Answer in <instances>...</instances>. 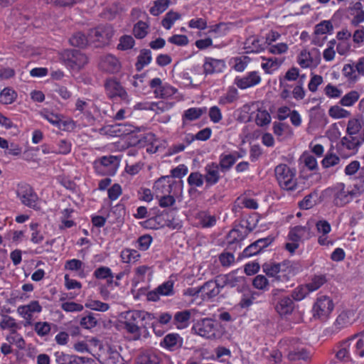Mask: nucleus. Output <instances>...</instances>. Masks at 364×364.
I'll return each mask as SVG.
<instances>
[{
	"label": "nucleus",
	"mask_w": 364,
	"mask_h": 364,
	"mask_svg": "<svg viewBox=\"0 0 364 364\" xmlns=\"http://www.w3.org/2000/svg\"><path fill=\"white\" fill-rule=\"evenodd\" d=\"M192 331L209 339L220 338L223 333L220 322L210 318H204L196 321L192 326Z\"/></svg>",
	"instance_id": "nucleus-7"
},
{
	"label": "nucleus",
	"mask_w": 364,
	"mask_h": 364,
	"mask_svg": "<svg viewBox=\"0 0 364 364\" xmlns=\"http://www.w3.org/2000/svg\"><path fill=\"white\" fill-rule=\"evenodd\" d=\"M154 314L141 310H130L122 312L119 314V322L125 332L132 340H139L141 336L142 321H152Z\"/></svg>",
	"instance_id": "nucleus-3"
},
{
	"label": "nucleus",
	"mask_w": 364,
	"mask_h": 364,
	"mask_svg": "<svg viewBox=\"0 0 364 364\" xmlns=\"http://www.w3.org/2000/svg\"><path fill=\"white\" fill-rule=\"evenodd\" d=\"M0 328L3 330H10L14 332L18 328V326L14 318L8 315H3L0 321Z\"/></svg>",
	"instance_id": "nucleus-57"
},
{
	"label": "nucleus",
	"mask_w": 364,
	"mask_h": 364,
	"mask_svg": "<svg viewBox=\"0 0 364 364\" xmlns=\"http://www.w3.org/2000/svg\"><path fill=\"white\" fill-rule=\"evenodd\" d=\"M272 131L279 140L283 139L284 134H292V129L290 125L282 122H274L272 124Z\"/></svg>",
	"instance_id": "nucleus-38"
},
{
	"label": "nucleus",
	"mask_w": 364,
	"mask_h": 364,
	"mask_svg": "<svg viewBox=\"0 0 364 364\" xmlns=\"http://www.w3.org/2000/svg\"><path fill=\"white\" fill-rule=\"evenodd\" d=\"M218 281L220 283V288L229 287L230 288L235 287L240 282L241 277H236L234 274H228L220 275L218 277Z\"/></svg>",
	"instance_id": "nucleus-41"
},
{
	"label": "nucleus",
	"mask_w": 364,
	"mask_h": 364,
	"mask_svg": "<svg viewBox=\"0 0 364 364\" xmlns=\"http://www.w3.org/2000/svg\"><path fill=\"white\" fill-rule=\"evenodd\" d=\"M98 359L103 364H121L122 357L116 349L109 345L100 344Z\"/></svg>",
	"instance_id": "nucleus-17"
},
{
	"label": "nucleus",
	"mask_w": 364,
	"mask_h": 364,
	"mask_svg": "<svg viewBox=\"0 0 364 364\" xmlns=\"http://www.w3.org/2000/svg\"><path fill=\"white\" fill-rule=\"evenodd\" d=\"M99 66L101 70L113 73L117 72L120 68V63L118 59L112 55H106L102 57Z\"/></svg>",
	"instance_id": "nucleus-30"
},
{
	"label": "nucleus",
	"mask_w": 364,
	"mask_h": 364,
	"mask_svg": "<svg viewBox=\"0 0 364 364\" xmlns=\"http://www.w3.org/2000/svg\"><path fill=\"white\" fill-rule=\"evenodd\" d=\"M297 63L301 68H316L321 63V53L316 48L302 50L297 57Z\"/></svg>",
	"instance_id": "nucleus-14"
},
{
	"label": "nucleus",
	"mask_w": 364,
	"mask_h": 364,
	"mask_svg": "<svg viewBox=\"0 0 364 364\" xmlns=\"http://www.w3.org/2000/svg\"><path fill=\"white\" fill-rule=\"evenodd\" d=\"M40 115L55 127L59 126L60 119L62 116L61 114L50 112L47 109H42L40 112Z\"/></svg>",
	"instance_id": "nucleus-55"
},
{
	"label": "nucleus",
	"mask_w": 364,
	"mask_h": 364,
	"mask_svg": "<svg viewBox=\"0 0 364 364\" xmlns=\"http://www.w3.org/2000/svg\"><path fill=\"white\" fill-rule=\"evenodd\" d=\"M212 130L210 127H205L203 129H200L196 134H187L186 135L185 140L186 142L190 144L191 142H193L195 140L197 141H207L211 137Z\"/></svg>",
	"instance_id": "nucleus-37"
},
{
	"label": "nucleus",
	"mask_w": 364,
	"mask_h": 364,
	"mask_svg": "<svg viewBox=\"0 0 364 364\" xmlns=\"http://www.w3.org/2000/svg\"><path fill=\"white\" fill-rule=\"evenodd\" d=\"M331 203L337 207H343L350 203L355 196V192L350 186L338 182L329 186L325 191Z\"/></svg>",
	"instance_id": "nucleus-5"
},
{
	"label": "nucleus",
	"mask_w": 364,
	"mask_h": 364,
	"mask_svg": "<svg viewBox=\"0 0 364 364\" xmlns=\"http://www.w3.org/2000/svg\"><path fill=\"white\" fill-rule=\"evenodd\" d=\"M113 34L109 27L100 26L90 31V43H96L97 46H101L108 43Z\"/></svg>",
	"instance_id": "nucleus-21"
},
{
	"label": "nucleus",
	"mask_w": 364,
	"mask_h": 364,
	"mask_svg": "<svg viewBox=\"0 0 364 364\" xmlns=\"http://www.w3.org/2000/svg\"><path fill=\"white\" fill-rule=\"evenodd\" d=\"M342 74L349 82L358 81V77L356 74L355 65L345 64L342 68Z\"/></svg>",
	"instance_id": "nucleus-58"
},
{
	"label": "nucleus",
	"mask_w": 364,
	"mask_h": 364,
	"mask_svg": "<svg viewBox=\"0 0 364 364\" xmlns=\"http://www.w3.org/2000/svg\"><path fill=\"white\" fill-rule=\"evenodd\" d=\"M180 336L178 333H169L166 335L161 342V346L168 350H172L178 343Z\"/></svg>",
	"instance_id": "nucleus-53"
},
{
	"label": "nucleus",
	"mask_w": 364,
	"mask_h": 364,
	"mask_svg": "<svg viewBox=\"0 0 364 364\" xmlns=\"http://www.w3.org/2000/svg\"><path fill=\"white\" fill-rule=\"evenodd\" d=\"M152 270L151 267L146 265H141L137 267L134 269V277L132 281V285L134 288H136L137 285L145 282L147 277H151Z\"/></svg>",
	"instance_id": "nucleus-32"
},
{
	"label": "nucleus",
	"mask_w": 364,
	"mask_h": 364,
	"mask_svg": "<svg viewBox=\"0 0 364 364\" xmlns=\"http://www.w3.org/2000/svg\"><path fill=\"white\" fill-rule=\"evenodd\" d=\"M262 68L267 74H272L278 70L284 63V60L278 58H262Z\"/></svg>",
	"instance_id": "nucleus-33"
},
{
	"label": "nucleus",
	"mask_w": 364,
	"mask_h": 364,
	"mask_svg": "<svg viewBox=\"0 0 364 364\" xmlns=\"http://www.w3.org/2000/svg\"><path fill=\"white\" fill-rule=\"evenodd\" d=\"M160 358L154 353L145 352L141 353L136 360V364H159Z\"/></svg>",
	"instance_id": "nucleus-45"
},
{
	"label": "nucleus",
	"mask_w": 364,
	"mask_h": 364,
	"mask_svg": "<svg viewBox=\"0 0 364 364\" xmlns=\"http://www.w3.org/2000/svg\"><path fill=\"white\" fill-rule=\"evenodd\" d=\"M251 230V229L245 228L242 225L232 229L228 233L226 238L228 245H234L240 242L245 239L246 236Z\"/></svg>",
	"instance_id": "nucleus-29"
},
{
	"label": "nucleus",
	"mask_w": 364,
	"mask_h": 364,
	"mask_svg": "<svg viewBox=\"0 0 364 364\" xmlns=\"http://www.w3.org/2000/svg\"><path fill=\"white\" fill-rule=\"evenodd\" d=\"M171 175V176L161 177L155 182L153 188L156 198L171 193L173 186V178H180L181 177V165L172 170Z\"/></svg>",
	"instance_id": "nucleus-11"
},
{
	"label": "nucleus",
	"mask_w": 364,
	"mask_h": 364,
	"mask_svg": "<svg viewBox=\"0 0 364 364\" xmlns=\"http://www.w3.org/2000/svg\"><path fill=\"white\" fill-rule=\"evenodd\" d=\"M244 48L247 53H260L265 50V41L263 37L251 36L247 38Z\"/></svg>",
	"instance_id": "nucleus-26"
},
{
	"label": "nucleus",
	"mask_w": 364,
	"mask_h": 364,
	"mask_svg": "<svg viewBox=\"0 0 364 364\" xmlns=\"http://www.w3.org/2000/svg\"><path fill=\"white\" fill-rule=\"evenodd\" d=\"M216 221V217L206 211H200L195 216V225L200 228H211L215 226Z\"/></svg>",
	"instance_id": "nucleus-28"
},
{
	"label": "nucleus",
	"mask_w": 364,
	"mask_h": 364,
	"mask_svg": "<svg viewBox=\"0 0 364 364\" xmlns=\"http://www.w3.org/2000/svg\"><path fill=\"white\" fill-rule=\"evenodd\" d=\"M362 144L358 136H343L336 144L337 154L343 159H348L356 155Z\"/></svg>",
	"instance_id": "nucleus-9"
},
{
	"label": "nucleus",
	"mask_w": 364,
	"mask_h": 364,
	"mask_svg": "<svg viewBox=\"0 0 364 364\" xmlns=\"http://www.w3.org/2000/svg\"><path fill=\"white\" fill-rule=\"evenodd\" d=\"M355 336L343 340L336 346V357L339 362L347 363L351 360L350 346L354 341Z\"/></svg>",
	"instance_id": "nucleus-23"
},
{
	"label": "nucleus",
	"mask_w": 364,
	"mask_h": 364,
	"mask_svg": "<svg viewBox=\"0 0 364 364\" xmlns=\"http://www.w3.org/2000/svg\"><path fill=\"white\" fill-rule=\"evenodd\" d=\"M62 58L72 72H78L87 63V56L77 50H65L62 53Z\"/></svg>",
	"instance_id": "nucleus-12"
},
{
	"label": "nucleus",
	"mask_w": 364,
	"mask_h": 364,
	"mask_svg": "<svg viewBox=\"0 0 364 364\" xmlns=\"http://www.w3.org/2000/svg\"><path fill=\"white\" fill-rule=\"evenodd\" d=\"M120 164V159L117 156H105L96 159L94 163L95 172L101 176H114Z\"/></svg>",
	"instance_id": "nucleus-8"
},
{
	"label": "nucleus",
	"mask_w": 364,
	"mask_h": 364,
	"mask_svg": "<svg viewBox=\"0 0 364 364\" xmlns=\"http://www.w3.org/2000/svg\"><path fill=\"white\" fill-rule=\"evenodd\" d=\"M42 307L38 301H32L26 305H22L18 307V314L25 320L30 321L35 313H40Z\"/></svg>",
	"instance_id": "nucleus-27"
},
{
	"label": "nucleus",
	"mask_w": 364,
	"mask_h": 364,
	"mask_svg": "<svg viewBox=\"0 0 364 364\" xmlns=\"http://www.w3.org/2000/svg\"><path fill=\"white\" fill-rule=\"evenodd\" d=\"M250 63V59L247 55H240L239 57L232 58L230 62L232 65V68L237 72L244 71Z\"/></svg>",
	"instance_id": "nucleus-42"
},
{
	"label": "nucleus",
	"mask_w": 364,
	"mask_h": 364,
	"mask_svg": "<svg viewBox=\"0 0 364 364\" xmlns=\"http://www.w3.org/2000/svg\"><path fill=\"white\" fill-rule=\"evenodd\" d=\"M173 105V102H140L136 105L137 109L153 110L156 112L168 110Z\"/></svg>",
	"instance_id": "nucleus-31"
},
{
	"label": "nucleus",
	"mask_w": 364,
	"mask_h": 364,
	"mask_svg": "<svg viewBox=\"0 0 364 364\" xmlns=\"http://www.w3.org/2000/svg\"><path fill=\"white\" fill-rule=\"evenodd\" d=\"M262 270L270 278V284H285L299 272L297 264L293 261H267L262 264Z\"/></svg>",
	"instance_id": "nucleus-2"
},
{
	"label": "nucleus",
	"mask_w": 364,
	"mask_h": 364,
	"mask_svg": "<svg viewBox=\"0 0 364 364\" xmlns=\"http://www.w3.org/2000/svg\"><path fill=\"white\" fill-rule=\"evenodd\" d=\"M362 130V124L358 119H352L348 122L346 134L348 136H358Z\"/></svg>",
	"instance_id": "nucleus-50"
},
{
	"label": "nucleus",
	"mask_w": 364,
	"mask_h": 364,
	"mask_svg": "<svg viewBox=\"0 0 364 364\" xmlns=\"http://www.w3.org/2000/svg\"><path fill=\"white\" fill-rule=\"evenodd\" d=\"M207 186L216 184L220 179L219 165L215 162H210L205 166L203 175Z\"/></svg>",
	"instance_id": "nucleus-24"
},
{
	"label": "nucleus",
	"mask_w": 364,
	"mask_h": 364,
	"mask_svg": "<svg viewBox=\"0 0 364 364\" xmlns=\"http://www.w3.org/2000/svg\"><path fill=\"white\" fill-rule=\"evenodd\" d=\"M334 309L333 300L327 296H318L312 308V314L315 318L326 319Z\"/></svg>",
	"instance_id": "nucleus-13"
},
{
	"label": "nucleus",
	"mask_w": 364,
	"mask_h": 364,
	"mask_svg": "<svg viewBox=\"0 0 364 364\" xmlns=\"http://www.w3.org/2000/svg\"><path fill=\"white\" fill-rule=\"evenodd\" d=\"M16 92L11 88L6 87L0 93V102L4 105H10L16 98Z\"/></svg>",
	"instance_id": "nucleus-56"
},
{
	"label": "nucleus",
	"mask_w": 364,
	"mask_h": 364,
	"mask_svg": "<svg viewBox=\"0 0 364 364\" xmlns=\"http://www.w3.org/2000/svg\"><path fill=\"white\" fill-rule=\"evenodd\" d=\"M149 86L153 90L156 97L168 100L176 93V90L173 87L167 83H162L161 80L159 77L152 79L149 82Z\"/></svg>",
	"instance_id": "nucleus-18"
},
{
	"label": "nucleus",
	"mask_w": 364,
	"mask_h": 364,
	"mask_svg": "<svg viewBox=\"0 0 364 364\" xmlns=\"http://www.w3.org/2000/svg\"><path fill=\"white\" fill-rule=\"evenodd\" d=\"M333 26L329 21H322L315 27L314 33L317 35L332 33Z\"/></svg>",
	"instance_id": "nucleus-63"
},
{
	"label": "nucleus",
	"mask_w": 364,
	"mask_h": 364,
	"mask_svg": "<svg viewBox=\"0 0 364 364\" xmlns=\"http://www.w3.org/2000/svg\"><path fill=\"white\" fill-rule=\"evenodd\" d=\"M101 135L107 137H117L131 134L134 138L131 142L132 145L147 146L146 151L151 154L161 151L165 147L166 142L157 138L151 132L134 134L130 125L124 124H109L100 129Z\"/></svg>",
	"instance_id": "nucleus-1"
},
{
	"label": "nucleus",
	"mask_w": 364,
	"mask_h": 364,
	"mask_svg": "<svg viewBox=\"0 0 364 364\" xmlns=\"http://www.w3.org/2000/svg\"><path fill=\"white\" fill-rule=\"evenodd\" d=\"M203 68L205 75L223 73L226 68V63L224 60L205 57Z\"/></svg>",
	"instance_id": "nucleus-22"
},
{
	"label": "nucleus",
	"mask_w": 364,
	"mask_h": 364,
	"mask_svg": "<svg viewBox=\"0 0 364 364\" xmlns=\"http://www.w3.org/2000/svg\"><path fill=\"white\" fill-rule=\"evenodd\" d=\"M239 99V92L234 86H229L227 92L218 99L221 105L232 104Z\"/></svg>",
	"instance_id": "nucleus-36"
},
{
	"label": "nucleus",
	"mask_w": 364,
	"mask_h": 364,
	"mask_svg": "<svg viewBox=\"0 0 364 364\" xmlns=\"http://www.w3.org/2000/svg\"><path fill=\"white\" fill-rule=\"evenodd\" d=\"M271 122V116L267 109H258L255 117V123L259 127H264Z\"/></svg>",
	"instance_id": "nucleus-62"
},
{
	"label": "nucleus",
	"mask_w": 364,
	"mask_h": 364,
	"mask_svg": "<svg viewBox=\"0 0 364 364\" xmlns=\"http://www.w3.org/2000/svg\"><path fill=\"white\" fill-rule=\"evenodd\" d=\"M105 90L109 97H119L123 100L127 98V94L121 84L115 79L110 78L105 83Z\"/></svg>",
	"instance_id": "nucleus-25"
},
{
	"label": "nucleus",
	"mask_w": 364,
	"mask_h": 364,
	"mask_svg": "<svg viewBox=\"0 0 364 364\" xmlns=\"http://www.w3.org/2000/svg\"><path fill=\"white\" fill-rule=\"evenodd\" d=\"M328 115L333 119H338L348 117L350 112L339 105H333L329 108Z\"/></svg>",
	"instance_id": "nucleus-51"
},
{
	"label": "nucleus",
	"mask_w": 364,
	"mask_h": 364,
	"mask_svg": "<svg viewBox=\"0 0 364 364\" xmlns=\"http://www.w3.org/2000/svg\"><path fill=\"white\" fill-rule=\"evenodd\" d=\"M360 97V94L357 90H351L342 97L339 103L342 106L350 107L357 102Z\"/></svg>",
	"instance_id": "nucleus-49"
},
{
	"label": "nucleus",
	"mask_w": 364,
	"mask_h": 364,
	"mask_svg": "<svg viewBox=\"0 0 364 364\" xmlns=\"http://www.w3.org/2000/svg\"><path fill=\"white\" fill-rule=\"evenodd\" d=\"M237 159L232 154H221L219 157V168L222 172L226 173L235 164Z\"/></svg>",
	"instance_id": "nucleus-40"
},
{
	"label": "nucleus",
	"mask_w": 364,
	"mask_h": 364,
	"mask_svg": "<svg viewBox=\"0 0 364 364\" xmlns=\"http://www.w3.org/2000/svg\"><path fill=\"white\" fill-rule=\"evenodd\" d=\"M100 341L95 338L89 339L86 341H78L74 344V349L79 353H93L95 351L92 347H98Z\"/></svg>",
	"instance_id": "nucleus-35"
},
{
	"label": "nucleus",
	"mask_w": 364,
	"mask_h": 364,
	"mask_svg": "<svg viewBox=\"0 0 364 364\" xmlns=\"http://www.w3.org/2000/svg\"><path fill=\"white\" fill-rule=\"evenodd\" d=\"M173 294V282L166 281L158 287L146 294V299L149 301H158L161 296H169Z\"/></svg>",
	"instance_id": "nucleus-20"
},
{
	"label": "nucleus",
	"mask_w": 364,
	"mask_h": 364,
	"mask_svg": "<svg viewBox=\"0 0 364 364\" xmlns=\"http://www.w3.org/2000/svg\"><path fill=\"white\" fill-rule=\"evenodd\" d=\"M64 267L66 270L77 272V275L80 278H85L87 275L85 272V264L80 259H68L65 262Z\"/></svg>",
	"instance_id": "nucleus-34"
},
{
	"label": "nucleus",
	"mask_w": 364,
	"mask_h": 364,
	"mask_svg": "<svg viewBox=\"0 0 364 364\" xmlns=\"http://www.w3.org/2000/svg\"><path fill=\"white\" fill-rule=\"evenodd\" d=\"M262 81L259 70L248 71L244 76H237L234 80V84L241 90H246L259 85Z\"/></svg>",
	"instance_id": "nucleus-16"
},
{
	"label": "nucleus",
	"mask_w": 364,
	"mask_h": 364,
	"mask_svg": "<svg viewBox=\"0 0 364 364\" xmlns=\"http://www.w3.org/2000/svg\"><path fill=\"white\" fill-rule=\"evenodd\" d=\"M70 43L72 46L76 47L83 48L90 43V34L88 36L81 32L75 33L70 38Z\"/></svg>",
	"instance_id": "nucleus-48"
},
{
	"label": "nucleus",
	"mask_w": 364,
	"mask_h": 364,
	"mask_svg": "<svg viewBox=\"0 0 364 364\" xmlns=\"http://www.w3.org/2000/svg\"><path fill=\"white\" fill-rule=\"evenodd\" d=\"M326 277L324 275H316L314 276L309 283H306V285L308 287L310 292L315 291L321 288L322 285L326 282Z\"/></svg>",
	"instance_id": "nucleus-60"
},
{
	"label": "nucleus",
	"mask_w": 364,
	"mask_h": 364,
	"mask_svg": "<svg viewBox=\"0 0 364 364\" xmlns=\"http://www.w3.org/2000/svg\"><path fill=\"white\" fill-rule=\"evenodd\" d=\"M169 0H156L154 6L150 8V13L154 16H158L163 13L168 6Z\"/></svg>",
	"instance_id": "nucleus-61"
},
{
	"label": "nucleus",
	"mask_w": 364,
	"mask_h": 364,
	"mask_svg": "<svg viewBox=\"0 0 364 364\" xmlns=\"http://www.w3.org/2000/svg\"><path fill=\"white\" fill-rule=\"evenodd\" d=\"M269 281L262 274L255 276L252 280V286L254 288L262 290L267 291L269 289Z\"/></svg>",
	"instance_id": "nucleus-59"
},
{
	"label": "nucleus",
	"mask_w": 364,
	"mask_h": 364,
	"mask_svg": "<svg viewBox=\"0 0 364 364\" xmlns=\"http://www.w3.org/2000/svg\"><path fill=\"white\" fill-rule=\"evenodd\" d=\"M141 255L137 250L133 249H124L121 252L120 257L124 263H134L138 261Z\"/></svg>",
	"instance_id": "nucleus-46"
},
{
	"label": "nucleus",
	"mask_w": 364,
	"mask_h": 364,
	"mask_svg": "<svg viewBox=\"0 0 364 364\" xmlns=\"http://www.w3.org/2000/svg\"><path fill=\"white\" fill-rule=\"evenodd\" d=\"M310 293L306 285H300L294 289L291 292V299L293 300L301 301Z\"/></svg>",
	"instance_id": "nucleus-64"
},
{
	"label": "nucleus",
	"mask_w": 364,
	"mask_h": 364,
	"mask_svg": "<svg viewBox=\"0 0 364 364\" xmlns=\"http://www.w3.org/2000/svg\"><path fill=\"white\" fill-rule=\"evenodd\" d=\"M353 315L351 311H343L336 317L334 326L337 330H341L351 323L350 316Z\"/></svg>",
	"instance_id": "nucleus-39"
},
{
	"label": "nucleus",
	"mask_w": 364,
	"mask_h": 364,
	"mask_svg": "<svg viewBox=\"0 0 364 364\" xmlns=\"http://www.w3.org/2000/svg\"><path fill=\"white\" fill-rule=\"evenodd\" d=\"M55 360L57 364H76L78 356L68 354L62 351H57L54 353Z\"/></svg>",
	"instance_id": "nucleus-44"
},
{
	"label": "nucleus",
	"mask_w": 364,
	"mask_h": 364,
	"mask_svg": "<svg viewBox=\"0 0 364 364\" xmlns=\"http://www.w3.org/2000/svg\"><path fill=\"white\" fill-rule=\"evenodd\" d=\"M220 289L218 277L205 282L201 287L188 288L183 291V304H191L196 302L200 305L202 301L211 300L218 295Z\"/></svg>",
	"instance_id": "nucleus-4"
},
{
	"label": "nucleus",
	"mask_w": 364,
	"mask_h": 364,
	"mask_svg": "<svg viewBox=\"0 0 364 364\" xmlns=\"http://www.w3.org/2000/svg\"><path fill=\"white\" fill-rule=\"evenodd\" d=\"M274 175L279 186L284 191H294L298 186L296 168L279 164L274 168Z\"/></svg>",
	"instance_id": "nucleus-6"
},
{
	"label": "nucleus",
	"mask_w": 364,
	"mask_h": 364,
	"mask_svg": "<svg viewBox=\"0 0 364 364\" xmlns=\"http://www.w3.org/2000/svg\"><path fill=\"white\" fill-rule=\"evenodd\" d=\"M305 232H309V229L306 226H294L289 231L287 239L299 243Z\"/></svg>",
	"instance_id": "nucleus-43"
},
{
	"label": "nucleus",
	"mask_w": 364,
	"mask_h": 364,
	"mask_svg": "<svg viewBox=\"0 0 364 364\" xmlns=\"http://www.w3.org/2000/svg\"><path fill=\"white\" fill-rule=\"evenodd\" d=\"M151 52L149 50H142L138 56L136 67L138 70L149 65L151 61Z\"/></svg>",
	"instance_id": "nucleus-54"
},
{
	"label": "nucleus",
	"mask_w": 364,
	"mask_h": 364,
	"mask_svg": "<svg viewBox=\"0 0 364 364\" xmlns=\"http://www.w3.org/2000/svg\"><path fill=\"white\" fill-rule=\"evenodd\" d=\"M333 148L330 149L321 161V164L324 168H330L339 164L340 158L338 155L333 153Z\"/></svg>",
	"instance_id": "nucleus-52"
},
{
	"label": "nucleus",
	"mask_w": 364,
	"mask_h": 364,
	"mask_svg": "<svg viewBox=\"0 0 364 364\" xmlns=\"http://www.w3.org/2000/svg\"><path fill=\"white\" fill-rule=\"evenodd\" d=\"M281 289H274L272 291L273 301L275 311L281 316H284L291 314L294 308L295 304L291 296L287 295L279 296Z\"/></svg>",
	"instance_id": "nucleus-10"
},
{
	"label": "nucleus",
	"mask_w": 364,
	"mask_h": 364,
	"mask_svg": "<svg viewBox=\"0 0 364 364\" xmlns=\"http://www.w3.org/2000/svg\"><path fill=\"white\" fill-rule=\"evenodd\" d=\"M313 355L314 352L310 347L299 346L290 350L287 354V358L291 362L309 363Z\"/></svg>",
	"instance_id": "nucleus-19"
},
{
	"label": "nucleus",
	"mask_w": 364,
	"mask_h": 364,
	"mask_svg": "<svg viewBox=\"0 0 364 364\" xmlns=\"http://www.w3.org/2000/svg\"><path fill=\"white\" fill-rule=\"evenodd\" d=\"M85 306L92 311L100 312H105L109 309L108 304L93 299H87L85 301Z\"/></svg>",
	"instance_id": "nucleus-47"
},
{
	"label": "nucleus",
	"mask_w": 364,
	"mask_h": 364,
	"mask_svg": "<svg viewBox=\"0 0 364 364\" xmlns=\"http://www.w3.org/2000/svg\"><path fill=\"white\" fill-rule=\"evenodd\" d=\"M17 196L21 203L33 209L38 208V197L33 189L27 184H22L18 186Z\"/></svg>",
	"instance_id": "nucleus-15"
}]
</instances>
